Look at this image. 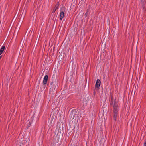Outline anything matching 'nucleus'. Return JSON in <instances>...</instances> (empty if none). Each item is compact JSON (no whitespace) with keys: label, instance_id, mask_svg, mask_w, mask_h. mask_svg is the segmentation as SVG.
Returning a JSON list of instances; mask_svg holds the SVG:
<instances>
[{"label":"nucleus","instance_id":"1","mask_svg":"<svg viewBox=\"0 0 146 146\" xmlns=\"http://www.w3.org/2000/svg\"><path fill=\"white\" fill-rule=\"evenodd\" d=\"M113 119L115 121L117 116L118 115V101H111L110 104H113Z\"/></svg>","mask_w":146,"mask_h":146},{"label":"nucleus","instance_id":"2","mask_svg":"<svg viewBox=\"0 0 146 146\" xmlns=\"http://www.w3.org/2000/svg\"><path fill=\"white\" fill-rule=\"evenodd\" d=\"M64 6H62L60 9V19L62 20L64 17Z\"/></svg>","mask_w":146,"mask_h":146},{"label":"nucleus","instance_id":"3","mask_svg":"<svg viewBox=\"0 0 146 146\" xmlns=\"http://www.w3.org/2000/svg\"><path fill=\"white\" fill-rule=\"evenodd\" d=\"M100 80L99 79H97L96 81V84H95V88H96L98 89L99 88L100 85Z\"/></svg>","mask_w":146,"mask_h":146},{"label":"nucleus","instance_id":"4","mask_svg":"<svg viewBox=\"0 0 146 146\" xmlns=\"http://www.w3.org/2000/svg\"><path fill=\"white\" fill-rule=\"evenodd\" d=\"M48 79V76L47 75H46L43 78V84L44 85H45L46 84Z\"/></svg>","mask_w":146,"mask_h":146},{"label":"nucleus","instance_id":"5","mask_svg":"<svg viewBox=\"0 0 146 146\" xmlns=\"http://www.w3.org/2000/svg\"><path fill=\"white\" fill-rule=\"evenodd\" d=\"M59 5V3H57V4L56 5L55 7L53 10L52 13H55V12L56 10L58 8Z\"/></svg>","mask_w":146,"mask_h":146},{"label":"nucleus","instance_id":"6","mask_svg":"<svg viewBox=\"0 0 146 146\" xmlns=\"http://www.w3.org/2000/svg\"><path fill=\"white\" fill-rule=\"evenodd\" d=\"M141 1L142 2V8H143V10L144 11H145L146 10V8L145 7V5L144 3H143V0H141Z\"/></svg>","mask_w":146,"mask_h":146},{"label":"nucleus","instance_id":"7","mask_svg":"<svg viewBox=\"0 0 146 146\" xmlns=\"http://www.w3.org/2000/svg\"><path fill=\"white\" fill-rule=\"evenodd\" d=\"M5 47L4 46H2L0 49V55H1L3 52Z\"/></svg>","mask_w":146,"mask_h":146},{"label":"nucleus","instance_id":"8","mask_svg":"<svg viewBox=\"0 0 146 146\" xmlns=\"http://www.w3.org/2000/svg\"><path fill=\"white\" fill-rule=\"evenodd\" d=\"M74 112H71V118H72V119H73L74 118Z\"/></svg>","mask_w":146,"mask_h":146},{"label":"nucleus","instance_id":"9","mask_svg":"<svg viewBox=\"0 0 146 146\" xmlns=\"http://www.w3.org/2000/svg\"><path fill=\"white\" fill-rule=\"evenodd\" d=\"M89 11V9L88 8L85 14V15H87V14H88V12Z\"/></svg>","mask_w":146,"mask_h":146},{"label":"nucleus","instance_id":"10","mask_svg":"<svg viewBox=\"0 0 146 146\" xmlns=\"http://www.w3.org/2000/svg\"><path fill=\"white\" fill-rule=\"evenodd\" d=\"M46 86L45 85H44V86H43V88H44V89L45 88Z\"/></svg>","mask_w":146,"mask_h":146},{"label":"nucleus","instance_id":"11","mask_svg":"<svg viewBox=\"0 0 146 146\" xmlns=\"http://www.w3.org/2000/svg\"><path fill=\"white\" fill-rule=\"evenodd\" d=\"M53 82H51L50 83V85H52V84H53Z\"/></svg>","mask_w":146,"mask_h":146},{"label":"nucleus","instance_id":"12","mask_svg":"<svg viewBox=\"0 0 146 146\" xmlns=\"http://www.w3.org/2000/svg\"><path fill=\"white\" fill-rule=\"evenodd\" d=\"M94 94H95V91L94 90Z\"/></svg>","mask_w":146,"mask_h":146},{"label":"nucleus","instance_id":"13","mask_svg":"<svg viewBox=\"0 0 146 146\" xmlns=\"http://www.w3.org/2000/svg\"><path fill=\"white\" fill-rule=\"evenodd\" d=\"M144 146H146V145L144 144Z\"/></svg>","mask_w":146,"mask_h":146}]
</instances>
